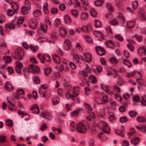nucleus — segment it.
I'll return each mask as SVG.
<instances>
[{
    "label": "nucleus",
    "mask_w": 146,
    "mask_h": 146,
    "mask_svg": "<svg viewBox=\"0 0 146 146\" xmlns=\"http://www.w3.org/2000/svg\"><path fill=\"white\" fill-rule=\"evenodd\" d=\"M81 32L86 33H88L92 30V28L90 25H88L87 26H84L81 27Z\"/></svg>",
    "instance_id": "obj_7"
},
{
    "label": "nucleus",
    "mask_w": 146,
    "mask_h": 146,
    "mask_svg": "<svg viewBox=\"0 0 146 146\" xmlns=\"http://www.w3.org/2000/svg\"><path fill=\"white\" fill-rule=\"evenodd\" d=\"M89 78H90L92 80V83L94 84H95L96 83L97 80L95 76L93 75H91L89 77Z\"/></svg>",
    "instance_id": "obj_46"
},
{
    "label": "nucleus",
    "mask_w": 146,
    "mask_h": 146,
    "mask_svg": "<svg viewBox=\"0 0 146 146\" xmlns=\"http://www.w3.org/2000/svg\"><path fill=\"white\" fill-rule=\"evenodd\" d=\"M24 74L25 77L27 78H29V73L28 71L26 70V69L25 68L23 70Z\"/></svg>",
    "instance_id": "obj_47"
},
{
    "label": "nucleus",
    "mask_w": 146,
    "mask_h": 146,
    "mask_svg": "<svg viewBox=\"0 0 146 146\" xmlns=\"http://www.w3.org/2000/svg\"><path fill=\"white\" fill-rule=\"evenodd\" d=\"M26 70L32 74H35L40 71L38 67L33 64H30L29 66L27 68H25Z\"/></svg>",
    "instance_id": "obj_3"
},
{
    "label": "nucleus",
    "mask_w": 146,
    "mask_h": 146,
    "mask_svg": "<svg viewBox=\"0 0 146 146\" xmlns=\"http://www.w3.org/2000/svg\"><path fill=\"white\" fill-rule=\"evenodd\" d=\"M79 111L78 110H75L71 112V115L72 117H76L78 115Z\"/></svg>",
    "instance_id": "obj_33"
},
{
    "label": "nucleus",
    "mask_w": 146,
    "mask_h": 146,
    "mask_svg": "<svg viewBox=\"0 0 146 146\" xmlns=\"http://www.w3.org/2000/svg\"><path fill=\"white\" fill-rule=\"evenodd\" d=\"M103 130L107 134H109L110 132V127L107 124H106L104 126L102 127Z\"/></svg>",
    "instance_id": "obj_22"
},
{
    "label": "nucleus",
    "mask_w": 146,
    "mask_h": 146,
    "mask_svg": "<svg viewBox=\"0 0 146 146\" xmlns=\"http://www.w3.org/2000/svg\"><path fill=\"white\" fill-rule=\"evenodd\" d=\"M24 20V19L23 17H19L18 20L17 21V23L18 24H21L23 23Z\"/></svg>",
    "instance_id": "obj_48"
},
{
    "label": "nucleus",
    "mask_w": 146,
    "mask_h": 146,
    "mask_svg": "<svg viewBox=\"0 0 146 146\" xmlns=\"http://www.w3.org/2000/svg\"><path fill=\"white\" fill-rule=\"evenodd\" d=\"M117 17L120 19L121 22L123 23L125 21L124 17L121 13H119V15Z\"/></svg>",
    "instance_id": "obj_53"
},
{
    "label": "nucleus",
    "mask_w": 146,
    "mask_h": 146,
    "mask_svg": "<svg viewBox=\"0 0 146 146\" xmlns=\"http://www.w3.org/2000/svg\"><path fill=\"white\" fill-rule=\"evenodd\" d=\"M133 8L134 10H135L138 7V2L137 0L132 2Z\"/></svg>",
    "instance_id": "obj_50"
},
{
    "label": "nucleus",
    "mask_w": 146,
    "mask_h": 146,
    "mask_svg": "<svg viewBox=\"0 0 146 146\" xmlns=\"http://www.w3.org/2000/svg\"><path fill=\"white\" fill-rule=\"evenodd\" d=\"M114 96L116 99L119 101H120L122 100V98L120 95L117 93H115L114 94Z\"/></svg>",
    "instance_id": "obj_55"
},
{
    "label": "nucleus",
    "mask_w": 146,
    "mask_h": 146,
    "mask_svg": "<svg viewBox=\"0 0 146 146\" xmlns=\"http://www.w3.org/2000/svg\"><path fill=\"white\" fill-rule=\"evenodd\" d=\"M33 15L35 17H38L41 15V11L39 10H36L33 13Z\"/></svg>",
    "instance_id": "obj_31"
},
{
    "label": "nucleus",
    "mask_w": 146,
    "mask_h": 146,
    "mask_svg": "<svg viewBox=\"0 0 146 146\" xmlns=\"http://www.w3.org/2000/svg\"><path fill=\"white\" fill-rule=\"evenodd\" d=\"M85 58V61L87 62H89L92 61V57L90 53H85L84 54Z\"/></svg>",
    "instance_id": "obj_13"
},
{
    "label": "nucleus",
    "mask_w": 146,
    "mask_h": 146,
    "mask_svg": "<svg viewBox=\"0 0 146 146\" xmlns=\"http://www.w3.org/2000/svg\"><path fill=\"white\" fill-rule=\"evenodd\" d=\"M51 71L52 70L50 67L46 68L44 70V74L46 76H48L50 73Z\"/></svg>",
    "instance_id": "obj_34"
},
{
    "label": "nucleus",
    "mask_w": 146,
    "mask_h": 146,
    "mask_svg": "<svg viewBox=\"0 0 146 146\" xmlns=\"http://www.w3.org/2000/svg\"><path fill=\"white\" fill-rule=\"evenodd\" d=\"M90 15L93 17H96L97 16V12L94 8H92L90 10Z\"/></svg>",
    "instance_id": "obj_17"
},
{
    "label": "nucleus",
    "mask_w": 146,
    "mask_h": 146,
    "mask_svg": "<svg viewBox=\"0 0 146 146\" xmlns=\"http://www.w3.org/2000/svg\"><path fill=\"white\" fill-rule=\"evenodd\" d=\"M135 132V130L133 128H131L130 129V131L128 132L127 134L128 136L131 135Z\"/></svg>",
    "instance_id": "obj_63"
},
{
    "label": "nucleus",
    "mask_w": 146,
    "mask_h": 146,
    "mask_svg": "<svg viewBox=\"0 0 146 146\" xmlns=\"http://www.w3.org/2000/svg\"><path fill=\"white\" fill-rule=\"evenodd\" d=\"M10 4L12 8L16 12L18 8V6L17 4L15 3H12Z\"/></svg>",
    "instance_id": "obj_32"
},
{
    "label": "nucleus",
    "mask_w": 146,
    "mask_h": 146,
    "mask_svg": "<svg viewBox=\"0 0 146 146\" xmlns=\"http://www.w3.org/2000/svg\"><path fill=\"white\" fill-rule=\"evenodd\" d=\"M129 114L130 117H133L137 115V113L134 111L131 110L129 112Z\"/></svg>",
    "instance_id": "obj_40"
},
{
    "label": "nucleus",
    "mask_w": 146,
    "mask_h": 146,
    "mask_svg": "<svg viewBox=\"0 0 146 146\" xmlns=\"http://www.w3.org/2000/svg\"><path fill=\"white\" fill-rule=\"evenodd\" d=\"M127 119L126 116L121 117L119 119V121L122 123H125L127 121Z\"/></svg>",
    "instance_id": "obj_49"
},
{
    "label": "nucleus",
    "mask_w": 146,
    "mask_h": 146,
    "mask_svg": "<svg viewBox=\"0 0 146 146\" xmlns=\"http://www.w3.org/2000/svg\"><path fill=\"white\" fill-rule=\"evenodd\" d=\"M70 12L71 14L74 17H76L78 16V12L76 10H72Z\"/></svg>",
    "instance_id": "obj_41"
},
{
    "label": "nucleus",
    "mask_w": 146,
    "mask_h": 146,
    "mask_svg": "<svg viewBox=\"0 0 146 146\" xmlns=\"http://www.w3.org/2000/svg\"><path fill=\"white\" fill-rule=\"evenodd\" d=\"M95 25L96 27L99 28L102 26V23L100 21L97 19H95L94 21Z\"/></svg>",
    "instance_id": "obj_30"
},
{
    "label": "nucleus",
    "mask_w": 146,
    "mask_h": 146,
    "mask_svg": "<svg viewBox=\"0 0 146 146\" xmlns=\"http://www.w3.org/2000/svg\"><path fill=\"white\" fill-rule=\"evenodd\" d=\"M139 15L141 20L146 21V17L143 8H140L139 9Z\"/></svg>",
    "instance_id": "obj_9"
},
{
    "label": "nucleus",
    "mask_w": 146,
    "mask_h": 146,
    "mask_svg": "<svg viewBox=\"0 0 146 146\" xmlns=\"http://www.w3.org/2000/svg\"><path fill=\"white\" fill-rule=\"evenodd\" d=\"M113 90L116 92H120V90L119 88L117 85H114L113 86Z\"/></svg>",
    "instance_id": "obj_64"
},
{
    "label": "nucleus",
    "mask_w": 146,
    "mask_h": 146,
    "mask_svg": "<svg viewBox=\"0 0 146 146\" xmlns=\"http://www.w3.org/2000/svg\"><path fill=\"white\" fill-rule=\"evenodd\" d=\"M29 27L32 29L36 28L37 27L36 21L35 19H31L29 21L28 23Z\"/></svg>",
    "instance_id": "obj_8"
},
{
    "label": "nucleus",
    "mask_w": 146,
    "mask_h": 146,
    "mask_svg": "<svg viewBox=\"0 0 146 146\" xmlns=\"http://www.w3.org/2000/svg\"><path fill=\"white\" fill-rule=\"evenodd\" d=\"M47 30V27L46 25L42 24L41 25L40 28L38 29L37 31L39 34L41 33L42 31L43 33H46Z\"/></svg>",
    "instance_id": "obj_11"
},
{
    "label": "nucleus",
    "mask_w": 146,
    "mask_h": 146,
    "mask_svg": "<svg viewBox=\"0 0 146 146\" xmlns=\"http://www.w3.org/2000/svg\"><path fill=\"white\" fill-rule=\"evenodd\" d=\"M111 62L113 64H115L118 62V60L115 57H111L110 59Z\"/></svg>",
    "instance_id": "obj_39"
},
{
    "label": "nucleus",
    "mask_w": 146,
    "mask_h": 146,
    "mask_svg": "<svg viewBox=\"0 0 146 146\" xmlns=\"http://www.w3.org/2000/svg\"><path fill=\"white\" fill-rule=\"evenodd\" d=\"M64 19L66 24L71 23L72 22L70 17L68 15H66L64 16Z\"/></svg>",
    "instance_id": "obj_21"
},
{
    "label": "nucleus",
    "mask_w": 146,
    "mask_h": 146,
    "mask_svg": "<svg viewBox=\"0 0 146 146\" xmlns=\"http://www.w3.org/2000/svg\"><path fill=\"white\" fill-rule=\"evenodd\" d=\"M30 9H29L27 7H24L23 6L21 8V12L23 14L25 15L28 13V10Z\"/></svg>",
    "instance_id": "obj_25"
},
{
    "label": "nucleus",
    "mask_w": 146,
    "mask_h": 146,
    "mask_svg": "<svg viewBox=\"0 0 146 146\" xmlns=\"http://www.w3.org/2000/svg\"><path fill=\"white\" fill-rule=\"evenodd\" d=\"M11 54L12 57L14 59L21 60H23L24 57L25 52L22 48L19 47L12 52Z\"/></svg>",
    "instance_id": "obj_1"
},
{
    "label": "nucleus",
    "mask_w": 146,
    "mask_h": 146,
    "mask_svg": "<svg viewBox=\"0 0 146 146\" xmlns=\"http://www.w3.org/2000/svg\"><path fill=\"white\" fill-rule=\"evenodd\" d=\"M48 4L46 3H45L44 4V5L43 6V9L44 12L45 13L47 14L48 13Z\"/></svg>",
    "instance_id": "obj_45"
},
{
    "label": "nucleus",
    "mask_w": 146,
    "mask_h": 146,
    "mask_svg": "<svg viewBox=\"0 0 146 146\" xmlns=\"http://www.w3.org/2000/svg\"><path fill=\"white\" fill-rule=\"evenodd\" d=\"M137 121L140 123H143L145 122L146 119L144 117L138 116L137 118Z\"/></svg>",
    "instance_id": "obj_27"
},
{
    "label": "nucleus",
    "mask_w": 146,
    "mask_h": 146,
    "mask_svg": "<svg viewBox=\"0 0 146 146\" xmlns=\"http://www.w3.org/2000/svg\"><path fill=\"white\" fill-rule=\"evenodd\" d=\"M15 63L16 71L18 74H20L22 68L23 67V65L22 63L18 61H16Z\"/></svg>",
    "instance_id": "obj_6"
},
{
    "label": "nucleus",
    "mask_w": 146,
    "mask_h": 146,
    "mask_svg": "<svg viewBox=\"0 0 146 146\" xmlns=\"http://www.w3.org/2000/svg\"><path fill=\"white\" fill-rule=\"evenodd\" d=\"M61 23L60 20L58 19H56L54 21V25L56 27H58Z\"/></svg>",
    "instance_id": "obj_60"
},
{
    "label": "nucleus",
    "mask_w": 146,
    "mask_h": 146,
    "mask_svg": "<svg viewBox=\"0 0 146 146\" xmlns=\"http://www.w3.org/2000/svg\"><path fill=\"white\" fill-rule=\"evenodd\" d=\"M52 129L54 133L56 134H60L62 132V131L60 129L55 127H52Z\"/></svg>",
    "instance_id": "obj_26"
},
{
    "label": "nucleus",
    "mask_w": 146,
    "mask_h": 146,
    "mask_svg": "<svg viewBox=\"0 0 146 146\" xmlns=\"http://www.w3.org/2000/svg\"><path fill=\"white\" fill-rule=\"evenodd\" d=\"M8 141L7 140L6 137L5 135H0V142L3 143L4 142H7Z\"/></svg>",
    "instance_id": "obj_38"
},
{
    "label": "nucleus",
    "mask_w": 146,
    "mask_h": 146,
    "mask_svg": "<svg viewBox=\"0 0 146 146\" xmlns=\"http://www.w3.org/2000/svg\"><path fill=\"white\" fill-rule=\"evenodd\" d=\"M76 129L78 132L83 134H85L87 131L85 125L81 123H79L77 125Z\"/></svg>",
    "instance_id": "obj_2"
},
{
    "label": "nucleus",
    "mask_w": 146,
    "mask_h": 146,
    "mask_svg": "<svg viewBox=\"0 0 146 146\" xmlns=\"http://www.w3.org/2000/svg\"><path fill=\"white\" fill-rule=\"evenodd\" d=\"M95 49L96 52H105V49L102 47L100 46H96L95 47Z\"/></svg>",
    "instance_id": "obj_36"
},
{
    "label": "nucleus",
    "mask_w": 146,
    "mask_h": 146,
    "mask_svg": "<svg viewBox=\"0 0 146 146\" xmlns=\"http://www.w3.org/2000/svg\"><path fill=\"white\" fill-rule=\"evenodd\" d=\"M92 70L96 74L98 75L99 73L102 71V68L101 66H96V68H92Z\"/></svg>",
    "instance_id": "obj_12"
},
{
    "label": "nucleus",
    "mask_w": 146,
    "mask_h": 146,
    "mask_svg": "<svg viewBox=\"0 0 146 146\" xmlns=\"http://www.w3.org/2000/svg\"><path fill=\"white\" fill-rule=\"evenodd\" d=\"M64 45L65 47V49L68 50H70L72 52L74 51V50L72 48L70 42L68 39H66L64 41Z\"/></svg>",
    "instance_id": "obj_5"
},
{
    "label": "nucleus",
    "mask_w": 146,
    "mask_h": 146,
    "mask_svg": "<svg viewBox=\"0 0 146 146\" xmlns=\"http://www.w3.org/2000/svg\"><path fill=\"white\" fill-rule=\"evenodd\" d=\"M30 110L32 111V113H33L38 114L39 110V107L36 104H34L33 105Z\"/></svg>",
    "instance_id": "obj_10"
},
{
    "label": "nucleus",
    "mask_w": 146,
    "mask_h": 146,
    "mask_svg": "<svg viewBox=\"0 0 146 146\" xmlns=\"http://www.w3.org/2000/svg\"><path fill=\"white\" fill-rule=\"evenodd\" d=\"M88 14L87 13L82 12L81 15V18L83 20H86L88 18Z\"/></svg>",
    "instance_id": "obj_19"
},
{
    "label": "nucleus",
    "mask_w": 146,
    "mask_h": 146,
    "mask_svg": "<svg viewBox=\"0 0 146 146\" xmlns=\"http://www.w3.org/2000/svg\"><path fill=\"white\" fill-rule=\"evenodd\" d=\"M127 46L129 50L131 51H133L134 50V47L133 46L132 44H127Z\"/></svg>",
    "instance_id": "obj_56"
},
{
    "label": "nucleus",
    "mask_w": 146,
    "mask_h": 146,
    "mask_svg": "<svg viewBox=\"0 0 146 146\" xmlns=\"http://www.w3.org/2000/svg\"><path fill=\"white\" fill-rule=\"evenodd\" d=\"M104 3V0H97L94 2L95 5L97 6L102 5Z\"/></svg>",
    "instance_id": "obj_23"
},
{
    "label": "nucleus",
    "mask_w": 146,
    "mask_h": 146,
    "mask_svg": "<svg viewBox=\"0 0 146 146\" xmlns=\"http://www.w3.org/2000/svg\"><path fill=\"white\" fill-rule=\"evenodd\" d=\"M33 80L34 83L36 84H38L40 83V79L38 76H35L33 79Z\"/></svg>",
    "instance_id": "obj_42"
},
{
    "label": "nucleus",
    "mask_w": 146,
    "mask_h": 146,
    "mask_svg": "<svg viewBox=\"0 0 146 146\" xmlns=\"http://www.w3.org/2000/svg\"><path fill=\"white\" fill-rule=\"evenodd\" d=\"M110 22L111 24L113 26L117 25L118 23V21L115 19H114L110 21Z\"/></svg>",
    "instance_id": "obj_52"
},
{
    "label": "nucleus",
    "mask_w": 146,
    "mask_h": 146,
    "mask_svg": "<svg viewBox=\"0 0 146 146\" xmlns=\"http://www.w3.org/2000/svg\"><path fill=\"white\" fill-rule=\"evenodd\" d=\"M137 52L138 53H139V52H140L142 54L145 55H146V49L144 47H141L137 50Z\"/></svg>",
    "instance_id": "obj_24"
},
{
    "label": "nucleus",
    "mask_w": 146,
    "mask_h": 146,
    "mask_svg": "<svg viewBox=\"0 0 146 146\" xmlns=\"http://www.w3.org/2000/svg\"><path fill=\"white\" fill-rule=\"evenodd\" d=\"M38 57L43 63L45 62V60L48 62H50L51 60L50 57L48 54L42 55L40 54H38Z\"/></svg>",
    "instance_id": "obj_4"
},
{
    "label": "nucleus",
    "mask_w": 146,
    "mask_h": 146,
    "mask_svg": "<svg viewBox=\"0 0 146 146\" xmlns=\"http://www.w3.org/2000/svg\"><path fill=\"white\" fill-rule=\"evenodd\" d=\"M85 93L86 95H88L90 94L91 92V90L88 87H86L84 88Z\"/></svg>",
    "instance_id": "obj_57"
},
{
    "label": "nucleus",
    "mask_w": 146,
    "mask_h": 146,
    "mask_svg": "<svg viewBox=\"0 0 146 146\" xmlns=\"http://www.w3.org/2000/svg\"><path fill=\"white\" fill-rule=\"evenodd\" d=\"M25 6L24 7H26L29 9L31 8V4L30 2L27 0H26L25 1Z\"/></svg>",
    "instance_id": "obj_62"
},
{
    "label": "nucleus",
    "mask_w": 146,
    "mask_h": 146,
    "mask_svg": "<svg viewBox=\"0 0 146 146\" xmlns=\"http://www.w3.org/2000/svg\"><path fill=\"white\" fill-rule=\"evenodd\" d=\"M92 117L93 118L95 117L94 114L92 112L90 114V116L87 117L86 118L88 120L91 121L92 120Z\"/></svg>",
    "instance_id": "obj_59"
},
{
    "label": "nucleus",
    "mask_w": 146,
    "mask_h": 146,
    "mask_svg": "<svg viewBox=\"0 0 146 146\" xmlns=\"http://www.w3.org/2000/svg\"><path fill=\"white\" fill-rule=\"evenodd\" d=\"M135 20L129 21L127 23V25L129 28H132L135 25Z\"/></svg>",
    "instance_id": "obj_15"
},
{
    "label": "nucleus",
    "mask_w": 146,
    "mask_h": 146,
    "mask_svg": "<svg viewBox=\"0 0 146 146\" xmlns=\"http://www.w3.org/2000/svg\"><path fill=\"white\" fill-rule=\"evenodd\" d=\"M140 141L139 139L137 137H135L131 141V143L135 146H136Z\"/></svg>",
    "instance_id": "obj_16"
},
{
    "label": "nucleus",
    "mask_w": 146,
    "mask_h": 146,
    "mask_svg": "<svg viewBox=\"0 0 146 146\" xmlns=\"http://www.w3.org/2000/svg\"><path fill=\"white\" fill-rule=\"evenodd\" d=\"M138 75L140 77L142 78V75L141 73L139 71H137L136 70H134L129 73L127 74V76L129 77H132L133 76Z\"/></svg>",
    "instance_id": "obj_14"
},
{
    "label": "nucleus",
    "mask_w": 146,
    "mask_h": 146,
    "mask_svg": "<svg viewBox=\"0 0 146 146\" xmlns=\"http://www.w3.org/2000/svg\"><path fill=\"white\" fill-rule=\"evenodd\" d=\"M106 7L110 11L113 12V9L112 6L110 3H107Z\"/></svg>",
    "instance_id": "obj_54"
},
{
    "label": "nucleus",
    "mask_w": 146,
    "mask_h": 146,
    "mask_svg": "<svg viewBox=\"0 0 146 146\" xmlns=\"http://www.w3.org/2000/svg\"><path fill=\"white\" fill-rule=\"evenodd\" d=\"M64 86L66 89L68 91H70L71 90L72 87L70 84L66 83L64 84Z\"/></svg>",
    "instance_id": "obj_44"
},
{
    "label": "nucleus",
    "mask_w": 146,
    "mask_h": 146,
    "mask_svg": "<svg viewBox=\"0 0 146 146\" xmlns=\"http://www.w3.org/2000/svg\"><path fill=\"white\" fill-rule=\"evenodd\" d=\"M79 89L77 86H74L73 89V93L75 96L78 95L79 94Z\"/></svg>",
    "instance_id": "obj_28"
},
{
    "label": "nucleus",
    "mask_w": 146,
    "mask_h": 146,
    "mask_svg": "<svg viewBox=\"0 0 146 146\" xmlns=\"http://www.w3.org/2000/svg\"><path fill=\"white\" fill-rule=\"evenodd\" d=\"M95 49L96 52H105V49L102 47L100 46H96L95 47Z\"/></svg>",
    "instance_id": "obj_37"
},
{
    "label": "nucleus",
    "mask_w": 146,
    "mask_h": 146,
    "mask_svg": "<svg viewBox=\"0 0 146 146\" xmlns=\"http://www.w3.org/2000/svg\"><path fill=\"white\" fill-rule=\"evenodd\" d=\"M93 34L96 36H103V34L100 31H94L93 32Z\"/></svg>",
    "instance_id": "obj_29"
},
{
    "label": "nucleus",
    "mask_w": 146,
    "mask_h": 146,
    "mask_svg": "<svg viewBox=\"0 0 146 146\" xmlns=\"http://www.w3.org/2000/svg\"><path fill=\"white\" fill-rule=\"evenodd\" d=\"M52 58L53 60L55 63L58 64L60 62V58L57 55H53Z\"/></svg>",
    "instance_id": "obj_18"
},
{
    "label": "nucleus",
    "mask_w": 146,
    "mask_h": 146,
    "mask_svg": "<svg viewBox=\"0 0 146 146\" xmlns=\"http://www.w3.org/2000/svg\"><path fill=\"white\" fill-rule=\"evenodd\" d=\"M60 9L62 11H64L66 9V6L63 3H61L59 5Z\"/></svg>",
    "instance_id": "obj_61"
},
{
    "label": "nucleus",
    "mask_w": 146,
    "mask_h": 146,
    "mask_svg": "<svg viewBox=\"0 0 146 146\" xmlns=\"http://www.w3.org/2000/svg\"><path fill=\"white\" fill-rule=\"evenodd\" d=\"M140 99L139 96L137 94L135 95L133 97L132 101L134 102H138Z\"/></svg>",
    "instance_id": "obj_43"
},
{
    "label": "nucleus",
    "mask_w": 146,
    "mask_h": 146,
    "mask_svg": "<svg viewBox=\"0 0 146 146\" xmlns=\"http://www.w3.org/2000/svg\"><path fill=\"white\" fill-rule=\"evenodd\" d=\"M85 41L88 43H91L92 42V39L91 37H84Z\"/></svg>",
    "instance_id": "obj_58"
},
{
    "label": "nucleus",
    "mask_w": 146,
    "mask_h": 146,
    "mask_svg": "<svg viewBox=\"0 0 146 146\" xmlns=\"http://www.w3.org/2000/svg\"><path fill=\"white\" fill-rule=\"evenodd\" d=\"M48 128V126L46 123L43 124L41 126L40 129L43 131L46 130Z\"/></svg>",
    "instance_id": "obj_51"
},
{
    "label": "nucleus",
    "mask_w": 146,
    "mask_h": 146,
    "mask_svg": "<svg viewBox=\"0 0 146 146\" xmlns=\"http://www.w3.org/2000/svg\"><path fill=\"white\" fill-rule=\"evenodd\" d=\"M124 64L125 65L127 66L128 68H129L132 66L131 62L126 59H125L124 60Z\"/></svg>",
    "instance_id": "obj_35"
},
{
    "label": "nucleus",
    "mask_w": 146,
    "mask_h": 146,
    "mask_svg": "<svg viewBox=\"0 0 146 146\" xmlns=\"http://www.w3.org/2000/svg\"><path fill=\"white\" fill-rule=\"evenodd\" d=\"M73 56V59L74 61L78 63L80 59L79 56L77 54H72Z\"/></svg>",
    "instance_id": "obj_20"
}]
</instances>
